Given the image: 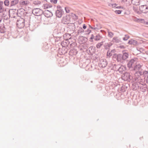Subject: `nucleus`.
Here are the masks:
<instances>
[{
	"instance_id": "1",
	"label": "nucleus",
	"mask_w": 148,
	"mask_h": 148,
	"mask_svg": "<svg viewBox=\"0 0 148 148\" xmlns=\"http://www.w3.org/2000/svg\"><path fill=\"white\" fill-rule=\"evenodd\" d=\"M18 27L20 28H23L25 25L24 19L22 18L18 19L16 23Z\"/></svg>"
},
{
	"instance_id": "2",
	"label": "nucleus",
	"mask_w": 148,
	"mask_h": 148,
	"mask_svg": "<svg viewBox=\"0 0 148 148\" xmlns=\"http://www.w3.org/2000/svg\"><path fill=\"white\" fill-rule=\"evenodd\" d=\"M32 13L36 16H38L42 14L43 11L39 8H35L33 10Z\"/></svg>"
},
{
	"instance_id": "3",
	"label": "nucleus",
	"mask_w": 148,
	"mask_h": 148,
	"mask_svg": "<svg viewBox=\"0 0 148 148\" xmlns=\"http://www.w3.org/2000/svg\"><path fill=\"white\" fill-rule=\"evenodd\" d=\"M140 11L143 13H146L148 12V6L146 5L140 6L139 7Z\"/></svg>"
},
{
	"instance_id": "4",
	"label": "nucleus",
	"mask_w": 148,
	"mask_h": 148,
	"mask_svg": "<svg viewBox=\"0 0 148 148\" xmlns=\"http://www.w3.org/2000/svg\"><path fill=\"white\" fill-rule=\"evenodd\" d=\"M137 64V61L134 59H132L127 64L128 67L131 68L134 66L136 64Z\"/></svg>"
},
{
	"instance_id": "5",
	"label": "nucleus",
	"mask_w": 148,
	"mask_h": 148,
	"mask_svg": "<svg viewBox=\"0 0 148 148\" xmlns=\"http://www.w3.org/2000/svg\"><path fill=\"white\" fill-rule=\"evenodd\" d=\"M122 78L124 80L130 81L131 79L130 74L128 73H125L123 76Z\"/></svg>"
},
{
	"instance_id": "6",
	"label": "nucleus",
	"mask_w": 148,
	"mask_h": 148,
	"mask_svg": "<svg viewBox=\"0 0 148 148\" xmlns=\"http://www.w3.org/2000/svg\"><path fill=\"white\" fill-rule=\"evenodd\" d=\"M44 14L47 18L50 17L53 15L52 13L48 10H46L45 11Z\"/></svg>"
},
{
	"instance_id": "7",
	"label": "nucleus",
	"mask_w": 148,
	"mask_h": 148,
	"mask_svg": "<svg viewBox=\"0 0 148 148\" xmlns=\"http://www.w3.org/2000/svg\"><path fill=\"white\" fill-rule=\"evenodd\" d=\"M56 16L58 18L61 17L62 15V11L61 9L58 10L56 12Z\"/></svg>"
},
{
	"instance_id": "8",
	"label": "nucleus",
	"mask_w": 148,
	"mask_h": 148,
	"mask_svg": "<svg viewBox=\"0 0 148 148\" xmlns=\"http://www.w3.org/2000/svg\"><path fill=\"white\" fill-rule=\"evenodd\" d=\"M20 4L22 6H26L29 3V1L27 0L21 1L20 2Z\"/></svg>"
},
{
	"instance_id": "9",
	"label": "nucleus",
	"mask_w": 148,
	"mask_h": 148,
	"mask_svg": "<svg viewBox=\"0 0 148 148\" xmlns=\"http://www.w3.org/2000/svg\"><path fill=\"white\" fill-rule=\"evenodd\" d=\"M52 6L50 4L48 3H45L43 4L42 8L44 9H48L52 7Z\"/></svg>"
},
{
	"instance_id": "10",
	"label": "nucleus",
	"mask_w": 148,
	"mask_h": 148,
	"mask_svg": "<svg viewBox=\"0 0 148 148\" xmlns=\"http://www.w3.org/2000/svg\"><path fill=\"white\" fill-rule=\"evenodd\" d=\"M141 66L139 64L137 63V64L135 65L134 66V69L135 71L139 70L140 68H141Z\"/></svg>"
},
{
	"instance_id": "11",
	"label": "nucleus",
	"mask_w": 148,
	"mask_h": 148,
	"mask_svg": "<svg viewBox=\"0 0 148 148\" xmlns=\"http://www.w3.org/2000/svg\"><path fill=\"white\" fill-rule=\"evenodd\" d=\"M129 44L130 45H136L137 44V42L133 39H131L128 42Z\"/></svg>"
},
{
	"instance_id": "12",
	"label": "nucleus",
	"mask_w": 148,
	"mask_h": 148,
	"mask_svg": "<svg viewBox=\"0 0 148 148\" xmlns=\"http://www.w3.org/2000/svg\"><path fill=\"white\" fill-rule=\"evenodd\" d=\"M62 21L64 24H67L69 22V19L67 18L66 16L63 17Z\"/></svg>"
},
{
	"instance_id": "13",
	"label": "nucleus",
	"mask_w": 148,
	"mask_h": 148,
	"mask_svg": "<svg viewBox=\"0 0 148 148\" xmlns=\"http://www.w3.org/2000/svg\"><path fill=\"white\" fill-rule=\"evenodd\" d=\"M128 54L127 53H124L122 56V59L123 60H125L128 58Z\"/></svg>"
},
{
	"instance_id": "14",
	"label": "nucleus",
	"mask_w": 148,
	"mask_h": 148,
	"mask_svg": "<svg viewBox=\"0 0 148 148\" xmlns=\"http://www.w3.org/2000/svg\"><path fill=\"white\" fill-rule=\"evenodd\" d=\"M112 45L111 42L106 43L104 45V47L106 49H107L110 47Z\"/></svg>"
},
{
	"instance_id": "15",
	"label": "nucleus",
	"mask_w": 148,
	"mask_h": 148,
	"mask_svg": "<svg viewBox=\"0 0 148 148\" xmlns=\"http://www.w3.org/2000/svg\"><path fill=\"white\" fill-rule=\"evenodd\" d=\"M113 41L114 42L118 43L120 41V40L117 37H115L113 38Z\"/></svg>"
},
{
	"instance_id": "16",
	"label": "nucleus",
	"mask_w": 148,
	"mask_h": 148,
	"mask_svg": "<svg viewBox=\"0 0 148 148\" xmlns=\"http://www.w3.org/2000/svg\"><path fill=\"white\" fill-rule=\"evenodd\" d=\"M139 0H132V2L134 4L137 5L138 4Z\"/></svg>"
},
{
	"instance_id": "17",
	"label": "nucleus",
	"mask_w": 148,
	"mask_h": 148,
	"mask_svg": "<svg viewBox=\"0 0 148 148\" xmlns=\"http://www.w3.org/2000/svg\"><path fill=\"white\" fill-rule=\"evenodd\" d=\"M3 1H0V13H1L3 11Z\"/></svg>"
},
{
	"instance_id": "18",
	"label": "nucleus",
	"mask_w": 148,
	"mask_h": 148,
	"mask_svg": "<svg viewBox=\"0 0 148 148\" xmlns=\"http://www.w3.org/2000/svg\"><path fill=\"white\" fill-rule=\"evenodd\" d=\"M122 58V55L121 54H119L117 55V59L118 61H120L121 59Z\"/></svg>"
},
{
	"instance_id": "19",
	"label": "nucleus",
	"mask_w": 148,
	"mask_h": 148,
	"mask_svg": "<svg viewBox=\"0 0 148 148\" xmlns=\"http://www.w3.org/2000/svg\"><path fill=\"white\" fill-rule=\"evenodd\" d=\"M100 64L101 65V66L102 67H104L106 66L107 65V63L106 62L103 61L101 63H100Z\"/></svg>"
},
{
	"instance_id": "20",
	"label": "nucleus",
	"mask_w": 148,
	"mask_h": 148,
	"mask_svg": "<svg viewBox=\"0 0 148 148\" xmlns=\"http://www.w3.org/2000/svg\"><path fill=\"white\" fill-rule=\"evenodd\" d=\"M103 42H102L98 43L97 45V48H99L103 45Z\"/></svg>"
},
{
	"instance_id": "21",
	"label": "nucleus",
	"mask_w": 148,
	"mask_h": 148,
	"mask_svg": "<svg viewBox=\"0 0 148 148\" xmlns=\"http://www.w3.org/2000/svg\"><path fill=\"white\" fill-rule=\"evenodd\" d=\"M108 35L109 37L112 38L113 37L114 34L112 32L108 31Z\"/></svg>"
},
{
	"instance_id": "22",
	"label": "nucleus",
	"mask_w": 148,
	"mask_h": 148,
	"mask_svg": "<svg viewBox=\"0 0 148 148\" xmlns=\"http://www.w3.org/2000/svg\"><path fill=\"white\" fill-rule=\"evenodd\" d=\"M112 51H108V52L107 53V56H109V57H110V56H111L112 55Z\"/></svg>"
},
{
	"instance_id": "23",
	"label": "nucleus",
	"mask_w": 148,
	"mask_h": 148,
	"mask_svg": "<svg viewBox=\"0 0 148 148\" xmlns=\"http://www.w3.org/2000/svg\"><path fill=\"white\" fill-rule=\"evenodd\" d=\"M4 4L5 5L8 6L9 4V1L8 0H5L4 2Z\"/></svg>"
},
{
	"instance_id": "24",
	"label": "nucleus",
	"mask_w": 148,
	"mask_h": 148,
	"mask_svg": "<svg viewBox=\"0 0 148 148\" xmlns=\"http://www.w3.org/2000/svg\"><path fill=\"white\" fill-rule=\"evenodd\" d=\"M101 37L99 35H97L95 38V40H99L100 39H101Z\"/></svg>"
},
{
	"instance_id": "25",
	"label": "nucleus",
	"mask_w": 148,
	"mask_h": 148,
	"mask_svg": "<svg viewBox=\"0 0 148 148\" xmlns=\"http://www.w3.org/2000/svg\"><path fill=\"white\" fill-rule=\"evenodd\" d=\"M65 9L66 13H69L70 12V10L69 8L66 7L65 8Z\"/></svg>"
},
{
	"instance_id": "26",
	"label": "nucleus",
	"mask_w": 148,
	"mask_h": 148,
	"mask_svg": "<svg viewBox=\"0 0 148 148\" xmlns=\"http://www.w3.org/2000/svg\"><path fill=\"white\" fill-rule=\"evenodd\" d=\"M12 3H13V4L14 5L17 4L18 3V0H14V1H12Z\"/></svg>"
},
{
	"instance_id": "27",
	"label": "nucleus",
	"mask_w": 148,
	"mask_h": 148,
	"mask_svg": "<svg viewBox=\"0 0 148 148\" xmlns=\"http://www.w3.org/2000/svg\"><path fill=\"white\" fill-rule=\"evenodd\" d=\"M71 15L73 17L74 19H77V17L75 14L72 13Z\"/></svg>"
},
{
	"instance_id": "28",
	"label": "nucleus",
	"mask_w": 148,
	"mask_h": 148,
	"mask_svg": "<svg viewBox=\"0 0 148 148\" xmlns=\"http://www.w3.org/2000/svg\"><path fill=\"white\" fill-rule=\"evenodd\" d=\"M122 12V11L121 10H116L115 11V13L117 14H120L121 12Z\"/></svg>"
},
{
	"instance_id": "29",
	"label": "nucleus",
	"mask_w": 148,
	"mask_h": 148,
	"mask_svg": "<svg viewBox=\"0 0 148 148\" xmlns=\"http://www.w3.org/2000/svg\"><path fill=\"white\" fill-rule=\"evenodd\" d=\"M129 38V37L127 35H125V37L123 38V39L125 40H126L128 39Z\"/></svg>"
},
{
	"instance_id": "30",
	"label": "nucleus",
	"mask_w": 148,
	"mask_h": 148,
	"mask_svg": "<svg viewBox=\"0 0 148 148\" xmlns=\"http://www.w3.org/2000/svg\"><path fill=\"white\" fill-rule=\"evenodd\" d=\"M145 72H141L140 71H137L136 72V73H139L140 75H143L144 73Z\"/></svg>"
},
{
	"instance_id": "31",
	"label": "nucleus",
	"mask_w": 148,
	"mask_h": 148,
	"mask_svg": "<svg viewBox=\"0 0 148 148\" xmlns=\"http://www.w3.org/2000/svg\"><path fill=\"white\" fill-rule=\"evenodd\" d=\"M24 11V10L23 9H20L18 11V12H19L20 11Z\"/></svg>"
},
{
	"instance_id": "32",
	"label": "nucleus",
	"mask_w": 148,
	"mask_h": 148,
	"mask_svg": "<svg viewBox=\"0 0 148 148\" xmlns=\"http://www.w3.org/2000/svg\"><path fill=\"white\" fill-rule=\"evenodd\" d=\"M57 0H53V3H57Z\"/></svg>"
},
{
	"instance_id": "33",
	"label": "nucleus",
	"mask_w": 148,
	"mask_h": 148,
	"mask_svg": "<svg viewBox=\"0 0 148 148\" xmlns=\"http://www.w3.org/2000/svg\"><path fill=\"white\" fill-rule=\"evenodd\" d=\"M86 28V26L85 25V24H84L83 25V28L84 29H85Z\"/></svg>"
},
{
	"instance_id": "34",
	"label": "nucleus",
	"mask_w": 148,
	"mask_h": 148,
	"mask_svg": "<svg viewBox=\"0 0 148 148\" xmlns=\"http://www.w3.org/2000/svg\"><path fill=\"white\" fill-rule=\"evenodd\" d=\"M144 24L145 25H148V22H147V21L144 22Z\"/></svg>"
},
{
	"instance_id": "35",
	"label": "nucleus",
	"mask_w": 148,
	"mask_h": 148,
	"mask_svg": "<svg viewBox=\"0 0 148 148\" xmlns=\"http://www.w3.org/2000/svg\"><path fill=\"white\" fill-rule=\"evenodd\" d=\"M94 38V36L93 35H92L91 37L90 38L91 39H92Z\"/></svg>"
},
{
	"instance_id": "36",
	"label": "nucleus",
	"mask_w": 148,
	"mask_h": 148,
	"mask_svg": "<svg viewBox=\"0 0 148 148\" xmlns=\"http://www.w3.org/2000/svg\"><path fill=\"white\" fill-rule=\"evenodd\" d=\"M116 8H123V7H121V6H119V7H116Z\"/></svg>"
},
{
	"instance_id": "37",
	"label": "nucleus",
	"mask_w": 148,
	"mask_h": 148,
	"mask_svg": "<svg viewBox=\"0 0 148 148\" xmlns=\"http://www.w3.org/2000/svg\"><path fill=\"white\" fill-rule=\"evenodd\" d=\"M50 2L51 3H53V0H50Z\"/></svg>"
},
{
	"instance_id": "38",
	"label": "nucleus",
	"mask_w": 148,
	"mask_h": 148,
	"mask_svg": "<svg viewBox=\"0 0 148 148\" xmlns=\"http://www.w3.org/2000/svg\"><path fill=\"white\" fill-rule=\"evenodd\" d=\"M147 82L148 83V76L147 78Z\"/></svg>"
},
{
	"instance_id": "39",
	"label": "nucleus",
	"mask_w": 148,
	"mask_h": 148,
	"mask_svg": "<svg viewBox=\"0 0 148 148\" xmlns=\"http://www.w3.org/2000/svg\"><path fill=\"white\" fill-rule=\"evenodd\" d=\"M121 67H120V68L119 69V70H120V69H121Z\"/></svg>"
},
{
	"instance_id": "40",
	"label": "nucleus",
	"mask_w": 148,
	"mask_h": 148,
	"mask_svg": "<svg viewBox=\"0 0 148 148\" xmlns=\"http://www.w3.org/2000/svg\"><path fill=\"white\" fill-rule=\"evenodd\" d=\"M145 73H147V71H145Z\"/></svg>"
},
{
	"instance_id": "41",
	"label": "nucleus",
	"mask_w": 148,
	"mask_h": 148,
	"mask_svg": "<svg viewBox=\"0 0 148 148\" xmlns=\"http://www.w3.org/2000/svg\"><path fill=\"white\" fill-rule=\"evenodd\" d=\"M65 35H67V34H65ZM68 35H69V34H68Z\"/></svg>"
},
{
	"instance_id": "42",
	"label": "nucleus",
	"mask_w": 148,
	"mask_h": 148,
	"mask_svg": "<svg viewBox=\"0 0 148 148\" xmlns=\"http://www.w3.org/2000/svg\"><path fill=\"white\" fill-rule=\"evenodd\" d=\"M142 21H143V20H144L143 19H142V20H141Z\"/></svg>"
}]
</instances>
